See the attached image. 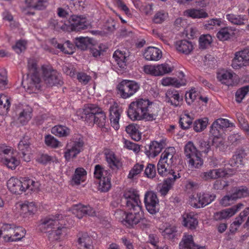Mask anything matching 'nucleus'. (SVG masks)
I'll return each instance as SVG.
<instances>
[{
  "instance_id": "4be33fe9",
  "label": "nucleus",
  "mask_w": 249,
  "mask_h": 249,
  "mask_svg": "<svg viewBox=\"0 0 249 249\" xmlns=\"http://www.w3.org/2000/svg\"><path fill=\"white\" fill-rule=\"evenodd\" d=\"M179 249H206L205 247L196 245L192 235L184 234L179 244Z\"/></svg>"
},
{
  "instance_id": "bf43d9fd",
  "label": "nucleus",
  "mask_w": 249,
  "mask_h": 249,
  "mask_svg": "<svg viewBox=\"0 0 249 249\" xmlns=\"http://www.w3.org/2000/svg\"><path fill=\"white\" fill-rule=\"evenodd\" d=\"M223 128L219 125H214V121L211 125L210 133L214 137L219 138L224 134Z\"/></svg>"
},
{
  "instance_id": "423d86ee",
  "label": "nucleus",
  "mask_w": 249,
  "mask_h": 249,
  "mask_svg": "<svg viewBox=\"0 0 249 249\" xmlns=\"http://www.w3.org/2000/svg\"><path fill=\"white\" fill-rule=\"evenodd\" d=\"M129 212L125 213L124 224L127 227H134L138 224L141 223L146 227L147 221L144 217L142 207H136L135 208L127 209Z\"/></svg>"
},
{
  "instance_id": "4c0bfd02",
  "label": "nucleus",
  "mask_w": 249,
  "mask_h": 249,
  "mask_svg": "<svg viewBox=\"0 0 249 249\" xmlns=\"http://www.w3.org/2000/svg\"><path fill=\"white\" fill-rule=\"evenodd\" d=\"M233 34V30L231 27L227 26L222 28L217 32V37L220 40H227L231 38Z\"/></svg>"
},
{
  "instance_id": "a18cd8bd",
  "label": "nucleus",
  "mask_w": 249,
  "mask_h": 249,
  "mask_svg": "<svg viewBox=\"0 0 249 249\" xmlns=\"http://www.w3.org/2000/svg\"><path fill=\"white\" fill-rule=\"evenodd\" d=\"M107 161L110 168L113 170L118 169L122 165L121 159L118 157H106Z\"/></svg>"
},
{
  "instance_id": "c03bdc74",
  "label": "nucleus",
  "mask_w": 249,
  "mask_h": 249,
  "mask_svg": "<svg viewBox=\"0 0 249 249\" xmlns=\"http://www.w3.org/2000/svg\"><path fill=\"white\" fill-rule=\"evenodd\" d=\"M74 43L78 48L82 50H85L91 43V39L88 37H77L75 38Z\"/></svg>"
},
{
  "instance_id": "c756f323",
  "label": "nucleus",
  "mask_w": 249,
  "mask_h": 249,
  "mask_svg": "<svg viewBox=\"0 0 249 249\" xmlns=\"http://www.w3.org/2000/svg\"><path fill=\"white\" fill-rule=\"evenodd\" d=\"M86 171L83 168H77L71 181L72 185H78L85 180Z\"/></svg>"
},
{
  "instance_id": "f3484780",
  "label": "nucleus",
  "mask_w": 249,
  "mask_h": 249,
  "mask_svg": "<svg viewBox=\"0 0 249 249\" xmlns=\"http://www.w3.org/2000/svg\"><path fill=\"white\" fill-rule=\"evenodd\" d=\"M165 101L174 107H181L183 102V96L180 95L179 91L174 89H168L165 94Z\"/></svg>"
},
{
  "instance_id": "3c124183",
  "label": "nucleus",
  "mask_w": 249,
  "mask_h": 249,
  "mask_svg": "<svg viewBox=\"0 0 249 249\" xmlns=\"http://www.w3.org/2000/svg\"><path fill=\"white\" fill-rule=\"evenodd\" d=\"M161 84L164 86H173L176 88H179L183 85L177 78L166 77L161 80Z\"/></svg>"
},
{
  "instance_id": "37998d69",
  "label": "nucleus",
  "mask_w": 249,
  "mask_h": 249,
  "mask_svg": "<svg viewBox=\"0 0 249 249\" xmlns=\"http://www.w3.org/2000/svg\"><path fill=\"white\" fill-rule=\"evenodd\" d=\"M185 15L194 18H205L207 17L208 14L203 10H197L195 9H188L185 12Z\"/></svg>"
},
{
  "instance_id": "de8ad7c7",
  "label": "nucleus",
  "mask_w": 249,
  "mask_h": 249,
  "mask_svg": "<svg viewBox=\"0 0 249 249\" xmlns=\"http://www.w3.org/2000/svg\"><path fill=\"white\" fill-rule=\"evenodd\" d=\"M235 200L249 196V191L246 187L241 186L237 188L232 194Z\"/></svg>"
},
{
  "instance_id": "4d7b16f0",
  "label": "nucleus",
  "mask_w": 249,
  "mask_h": 249,
  "mask_svg": "<svg viewBox=\"0 0 249 249\" xmlns=\"http://www.w3.org/2000/svg\"><path fill=\"white\" fill-rule=\"evenodd\" d=\"M107 49V48L105 45L100 44L98 46L90 48V52L93 57H97L103 54Z\"/></svg>"
},
{
  "instance_id": "7ed1b4c3",
  "label": "nucleus",
  "mask_w": 249,
  "mask_h": 249,
  "mask_svg": "<svg viewBox=\"0 0 249 249\" xmlns=\"http://www.w3.org/2000/svg\"><path fill=\"white\" fill-rule=\"evenodd\" d=\"M151 105L152 102L148 99H138L129 105L127 116L132 121H153L155 119L156 116L150 111Z\"/></svg>"
},
{
  "instance_id": "20e7f679",
  "label": "nucleus",
  "mask_w": 249,
  "mask_h": 249,
  "mask_svg": "<svg viewBox=\"0 0 249 249\" xmlns=\"http://www.w3.org/2000/svg\"><path fill=\"white\" fill-rule=\"evenodd\" d=\"M81 118L89 125L96 124L101 128H106L107 117L102 109L95 104H88L83 110Z\"/></svg>"
},
{
  "instance_id": "b1692460",
  "label": "nucleus",
  "mask_w": 249,
  "mask_h": 249,
  "mask_svg": "<svg viewBox=\"0 0 249 249\" xmlns=\"http://www.w3.org/2000/svg\"><path fill=\"white\" fill-rule=\"evenodd\" d=\"M172 176L164 179L160 189V192L162 196H165L172 188L175 180L180 178L179 173L176 174L172 172Z\"/></svg>"
},
{
  "instance_id": "9d476101",
  "label": "nucleus",
  "mask_w": 249,
  "mask_h": 249,
  "mask_svg": "<svg viewBox=\"0 0 249 249\" xmlns=\"http://www.w3.org/2000/svg\"><path fill=\"white\" fill-rule=\"evenodd\" d=\"M173 67L167 63H163L160 65H145L144 66L143 71L145 73L153 76H161L172 72Z\"/></svg>"
},
{
  "instance_id": "49530a36",
  "label": "nucleus",
  "mask_w": 249,
  "mask_h": 249,
  "mask_svg": "<svg viewBox=\"0 0 249 249\" xmlns=\"http://www.w3.org/2000/svg\"><path fill=\"white\" fill-rule=\"evenodd\" d=\"M185 156H198V150L191 141L188 142L184 146Z\"/></svg>"
},
{
  "instance_id": "f03ea898",
  "label": "nucleus",
  "mask_w": 249,
  "mask_h": 249,
  "mask_svg": "<svg viewBox=\"0 0 249 249\" xmlns=\"http://www.w3.org/2000/svg\"><path fill=\"white\" fill-rule=\"evenodd\" d=\"M63 223L61 214L49 215L41 220L39 229L42 232L49 233L48 238L50 241H56L66 232V228L63 226Z\"/></svg>"
},
{
  "instance_id": "6ab92c4d",
  "label": "nucleus",
  "mask_w": 249,
  "mask_h": 249,
  "mask_svg": "<svg viewBox=\"0 0 249 249\" xmlns=\"http://www.w3.org/2000/svg\"><path fill=\"white\" fill-rule=\"evenodd\" d=\"M236 75L231 71L221 70L217 73V78L222 84L228 86L234 85Z\"/></svg>"
},
{
  "instance_id": "412c9836",
  "label": "nucleus",
  "mask_w": 249,
  "mask_h": 249,
  "mask_svg": "<svg viewBox=\"0 0 249 249\" xmlns=\"http://www.w3.org/2000/svg\"><path fill=\"white\" fill-rule=\"evenodd\" d=\"M17 227L14 224H4L0 229V237L6 242H14L13 236Z\"/></svg>"
},
{
  "instance_id": "8fccbe9b",
  "label": "nucleus",
  "mask_w": 249,
  "mask_h": 249,
  "mask_svg": "<svg viewBox=\"0 0 249 249\" xmlns=\"http://www.w3.org/2000/svg\"><path fill=\"white\" fill-rule=\"evenodd\" d=\"M111 177L103 178L100 180L99 183V190L103 192H107L109 191L111 187Z\"/></svg>"
},
{
  "instance_id": "69168bd1",
  "label": "nucleus",
  "mask_w": 249,
  "mask_h": 249,
  "mask_svg": "<svg viewBox=\"0 0 249 249\" xmlns=\"http://www.w3.org/2000/svg\"><path fill=\"white\" fill-rule=\"evenodd\" d=\"M167 14L163 11H159L154 16L153 21L157 24H160L163 22L167 17Z\"/></svg>"
},
{
  "instance_id": "2eb2a0df",
  "label": "nucleus",
  "mask_w": 249,
  "mask_h": 249,
  "mask_svg": "<svg viewBox=\"0 0 249 249\" xmlns=\"http://www.w3.org/2000/svg\"><path fill=\"white\" fill-rule=\"evenodd\" d=\"M243 206L244 205L240 203L231 208L216 212L214 213L213 219L216 221L228 219L241 209Z\"/></svg>"
},
{
  "instance_id": "7c9ffc66",
  "label": "nucleus",
  "mask_w": 249,
  "mask_h": 249,
  "mask_svg": "<svg viewBox=\"0 0 249 249\" xmlns=\"http://www.w3.org/2000/svg\"><path fill=\"white\" fill-rule=\"evenodd\" d=\"M51 131L53 134L59 138L67 137L71 133V129L68 127L61 124L54 125Z\"/></svg>"
},
{
  "instance_id": "473e14b6",
  "label": "nucleus",
  "mask_w": 249,
  "mask_h": 249,
  "mask_svg": "<svg viewBox=\"0 0 249 249\" xmlns=\"http://www.w3.org/2000/svg\"><path fill=\"white\" fill-rule=\"evenodd\" d=\"M194 118L189 113L184 112L182 114L179 118V125L183 130H187L192 125Z\"/></svg>"
},
{
  "instance_id": "aec40b11",
  "label": "nucleus",
  "mask_w": 249,
  "mask_h": 249,
  "mask_svg": "<svg viewBox=\"0 0 249 249\" xmlns=\"http://www.w3.org/2000/svg\"><path fill=\"white\" fill-rule=\"evenodd\" d=\"M73 213L80 219L86 215L91 216L95 215V211L89 205H84L79 204L74 207Z\"/></svg>"
},
{
  "instance_id": "9b49d317",
  "label": "nucleus",
  "mask_w": 249,
  "mask_h": 249,
  "mask_svg": "<svg viewBox=\"0 0 249 249\" xmlns=\"http://www.w3.org/2000/svg\"><path fill=\"white\" fill-rule=\"evenodd\" d=\"M84 142L82 137L73 138L66 146L64 156H77L84 149Z\"/></svg>"
},
{
  "instance_id": "1a4fd4ad",
  "label": "nucleus",
  "mask_w": 249,
  "mask_h": 249,
  "mask_svg": "<svg viewBox=\"0 0 249 249\" xmlns=\"http://www.w3.org/2000/svg\"><path fill=\"white\" fill-rule=\"evenodd\" d=\"M144 202L147 211L155 214L160 210L159 200L157 194L153 191H147L144 195Z\"/></svg>"
},
{
  "instance_id": "f257e3e1",
  "label": "nucleus",
  "mask_w": 249,
  "mask_h": 249,
  "mask_svg": "<svg viewBox=\"0 0 249 249\" xmlns=\"http://www.w3.org/2000/svg\"><path fill=\"white\" fill-rule=\"evenodd\" d=\"M38 64V60L36 58H30L28 60L27 67L31 74V77L28 80L27 89L29 92H35L39 89L40 77L49 86H61L63 85L61 76L51 64H43L39 68Z\"/></svg>"
},
{
  "instance_id": "09e8293b",
  "label": "nucleus",
  "mask_w": 249,
  "mask_h": 249,
  "mask_svg": "<svg viewBox=\"0 0 249 249\" xmlns=\"http://www.w3.org/2000/svg\"><path fill=\"white\" fill-rule=\"evenodd\" d=\"M208 122V119L206 118L196 120L193 124L194 130L196 132L203 131L206 128Z\"/></svg>"
},
{
  "instance_id": "0e129e2a",
  "label": "nucleus",
  "mask_w": 249,
  "mask_h": 249,
  "mask_svg": "<svg viewBox=\"0 0 249 249\" xmlns=\"http://www.w3.org/2000/svg\"><path fill=\"white\" fill-rule=\"evenodd\" d=\"M177 232L176 228L174 226H170L165 229L162 232V235L165 238L173 239Z\"/></svg>"
},
{
  "instance_id": "0eeeda50",
  "label": "nucleus",
  "mask_w": 249,
  "mask_h": 249,
  "mask_svg": "<svg viewBox=\"0 0 249 249\" xmlns=\"http://www.w3.org/2000/svg\"><path fill=\"white\" fill-rule=\"evenodd\" d=\"M117 89L121 97L126 99L138 91L140 85L134 81L123 80L118 84Z\"/></svg>"
},
{
  "instance_id": "dca6fc26",
  "label": "nucleus",
  "mask_w": 249,
  "mask_h": 249,
  "mask_svg": "<svg viewBox=\"0 0 249 249\" xmlns=\"http://www.w3.org/2000/svg\"><path fill=\"white\" fill-rule=\"evenodd\" d=\"M109 110L111 125L115 130H117L120 128L119 120L123 112L122 109L116 103H114L110 107Z\"/></svg>"
},
{
  "instance_id": "39448f33",
  "label": "nucleus",
  "mask_w": 249,
  "mask_h": 249,
  "mask_svg": "<svg viewBox=\"0 0 249 249\" xmlns=\"http://www.w3.org/2000/svg\"><path fill=\"white\" fill-rule=\"evenodd\" d=\"M40 184L29 178H24L22 180L12 177L7 182L8 189L13 194H20L28 190L31 191H37Z\"/></svg>"
},
{
  "instance_id": "e2e57ef3",
  "label": "nucleus",
  "mask_w": 249,
  "mask_h": 249,
  "mask_svg": "<svg viewBox=\"0 0 249 249\" xmlns=\"http://www.w3.org/2000/svg\"><path fill=\"white\" fill-rule=\"evenodd\" d=\"M211 149V145L209 142L204 141H199V149H198V154H207Z\"/></svg>"
},
{
  "instance_id": "a19ab883",
  "label": "nucleus",
  "mask_w": 249,
  "mask_h": 249,
  "mask_svg": "<svg viewBox=\"0 0 249 249\" xmlns=\"http://www.w3.org/2000/svg\"><path fill=\"white\" fill-rule=\"evenodd\" d=\"M199 92L196 88H192L185 94V98L186 103L188 105H192L193 102L198 99Z\"/></svg>"
},
{
  "instance_id": "bb28decb",
  "label": "nucleus",
  "mask_w": 249,
  "mask_h": 249,
  "mask_svg": "<svg viewBox=\"0 0 249 249\" xmlns=\"http://www.w3.org/2000/svg\"><path fill=\"white\" fill-rule=\"evenodd\" d=\"M129 55L124 51L117 50L115 51L113 55L117 64L120 68L124 69L126 66L127 58Z\"/></svg>"
},
{
  "instance_id": "f704fd0d",
  "label": "nucleus",
  "mask_w": 249,
  "mask_h": 249,
  "mask_svg": "<svg viewBox=\"0 0 249 249\" xmlns=\"http://www.w3.org/2000/svg\"><path fill=\"white\" fill-rule=\"evenodd\" d=\"M1 161L8 168L15 169L20 163L17 157H0Z\"/></svg>"
},
{
  "instance_id": "5701e85b",
  "label": "nucleus",
  "mask_w": 249,
  "mask_h": 249,
  "mask_svg": "<svg viewBox=\"0 0 249 249\" xmlns=\"http://www.w3.org/2000/svg\"><path fill=\"white\" fill-rule=\"evenodd\" d=\"M183 225L190 230H195L198 225L197 216L194 212L186 213L182 216Z\"/></svg>"
},
{
  "instance_id": "864d4df0",
  "label": "nucleus",
  "mask_w": 249,
  "mask_h": 249,
  "mask_svg": "<svg viewBox=\"0 0 249 249\" xmlns=\"http://www.w3.org/2000/svg\"><path fill=\"white\" fill-rule=\"evenodd\" d=\"M143 167V164L139 163L135 164L129 171L127 178L131 179L136 178L137 176L141 173Z\"/></svg>"
},
{
  "instance_id": "c9c22d12",
  "label": "nucleus",
  "mask_w": 249,
  "mask_h": 249,
  "mask_svg": "<svg viewBox=\"0 0 249 249\" xmlns=\"http://www.w3.org/2000/svg\"><path fill=\"white\" fill-rule=\"evenodd\" d=\"M25 3L30 8L41 10L47 7L48 0H25Z\"/></svg>"
},
{
  "instance_id": "f8f14e48",
  "label": "nucleus",
  "mask_w": 249,
  "mask_h": 249,
  "mask_svg": "<svg viewBox=\"0 0 249 249\" xmlns=\"http://www.w3.org/2000/svg\"><path fill=\"white\" fill-rule=\"evenodd\" d=\"M33 109L28 105H19L16 108L17 121L22 125H25L31 120Z\"/></svg>"
},
{
  "instance_id": "72a5a7b5",
  "label": "nucleus",
  "mask_w": 249,
  "mask_h": 249,
  "mask_svg": "<svg viewBox=\"0 0 249 249\" xmlns=\"http://www.w3.org/2000/svg\"><path fill=\"white\" fill-rule=\"evenodd\" d=\"M11 106L10 98L4 94H0V114L4 115L8 113Z\"/></svg>"
},
{
  "instance_id": "cd10ccee",
  "label": "nucleus",
  "mask_w": 249,
  "mask_h": 249,
  "mask_svg": "<svg viewBox=\"0 0 249 249\" xmlns=\"http://www.w3.org/2000/svg\"><path fill=\"white\" fill-rule=\"evenodd\" d=\"M78 243L86 249H94L93 241L94 239L89 236L87 233H79L78 234Z\"/></svg>"
},
{
  "instance_id": "680f3d73",
  "label": "nucleus",
  "mask_w": 249,
  "mask_h": 249,
  "mask_svg": "<svg viewBox=\"0 0 249 249\" xmlns=\"http://www.w3.org/2000/svg\"><path fill=\"white\" fill-rule=\"evenodd\" d=\"M189 163L191 168H198L201 167L203 164V160L200 157H188Z\"/></svg>"
},
{
  "instance_id": "e433bc0d",
  "label": "nucleus",
  "mask_w": 249,
  "mask_h": 249,
  "mask_svg": "<svg viewBox=\"0 0 249 249\" xmlns=\"http://www.w3.org/2000/svg\"><path fill=\"white\" fill-rule=\"evenodd\" d=\"M138 128V125L134 124H129L125 128L126 133L135 141H138L141 139V134Z\"/></svg>"
},
{
  "instance_id": "4468645a",
  "label": "nucleus",
  "mask_w": 249,
  "mask_h": 249,
  "mask_svg": "<svg viewBox=\"0 0 249 249\" xmlns=\"http://www.w3.org/2000/svg\"><path fill=\"white\" fill-rule=\"evenodd\" d=\"M127 209L142 207L139 195L137 191L129 190L125 191L123 195Z\"/></svg>"
},
{
  "instance_id": "c85d7f7f",
  "label": "nucleus",
  "mask_w": 249,
  "mask_h": 249,
  "mask_svg": "<svg viewBox=\"0 0 249 249\" xmlns=\"http://www.w3.org/2000/svg\"><path fill=\"white\" fill-rule=\"evenodd\" d=\"M226 18L231 24L239 26L244 25L248 20L246 15L231 13L226 14Z\"/></svg>"
},
{
  "instance_id": "ddd939ff",
  "label": "nucleus",
  "mask_w": 249,
  "mask_h": 249,
  "mask_svg": "<svg viewBox=\"0 0 249 249\" xmlns=\"http://www.w3.org/2000/svg\"><path fill=\"white\" fill-rule=\"evenodd\" d=\"M249 62V47L235 53L231 66L234 69H239Z\"/></svg>"
},
{
  "instance_id": "603ef678",
  "label": "nucleus",
  "mask_w": 249,
  "mask_h": 249,
  "mask_svg": "<svg viewBox=\"0 0 249 249\" xmlns=\"http://www.w3.org/2000/svg\"><path fill=\"white\" fill-rule=\"evenodd\" d=\"M249 92V85L239 89L235 93L236 101L238 103H241Z\"/></svg>"
},
{
  "instance_id": "5fc2aeb1",
  "label": "nucleus",
  "mask_w": 249,
  "mask_h": 249,
  "mask_svg": "<svg viewBox=\"0 0 249 249\" xmlns=\"http://www.w3.org/2000/svg\"><path fill=\"white\" fill-rule=\"evenodd\" d=\"M45 143L48 146L52 148H57L61 145V142L50 134L45 136Z\"/></svg>"
},
{
  "instance_id": "a878e982",
  "label": "nucleus",
  "mask_w": 249,
  "mask_h": 249,
  "mask_svg": "<svg viewBox=\"0 0 249 249\" xmlns=\"http://www.w3.org/2000/svg\"><path fill=\"white\" fill-rule=\"evenodd\" d=\"M162 145L156 141L151 142L144 146V153L146 156H158L162 149Z\"/></svg>"
},
{
  "instance_id": "393cba45",
  "label": "nucleus",
  "mask_w": 249,
  "mask_h": 249,
  "mask_svg": "<svg viewBox=\"0 0 249 249\" xmlns=\"http://www.w3.org/2000/svg\"><path fill=\"white\" fill-rule=\"evenodd\" d=\"M143 56L149 61H158L162 56L161 51L157 47H149L144 51Z\"/></svg>"
},
{
  "instance_id": "052dcab7",
  "label": "nucleus",
  "mask_w": 249,
  "mask_h": 249,
  "mask_svg": "<svg viewBox=\"0 0 249 249\" xmlns=\"http://www.w3.org/2000/svg\"><path fill=\"white\" fill-rule=\"evenodd\" d=\"M30 142L29 140L23 139L21 140L18 144V148L20 150L23 156H26L27 154V152L30 150Z\"/></svg>"
},
{
  "instance_id": "79ce46f5",
  "label": "nucleus",
  "mask_w": 249,
  "mask_h": 249,
  "mask_svg": "<svg viewBox=\"0 0 249 249\" xmlns=\"http://www.w3.org/2000/svg\"><path fill=\"white\" fill-rule=\"evenodd\" d=\"M94 176L96 178L101 180L103 178H107L111 175L109 170H105L101 165L97 164L94 167Z\"/></svg>"
},
{
  "instance_id": "2f4dec72",
  "label": "nucleus",
  "mask_w": 249,
  "mask_h": 249,
  "mask_svg": "<svg viewBox=\"0 0 249 249\" xmlns=\"http://www.w3.org/2000/svg\"><path fill=\"white\" fill-rule=\"evenodd\" d=\"M176 46L178 51L185 54H189L193 49L192 43L187 40H181L177 42Z\"/></svg>"
},
{
  "instance_id": "6e6552de",
  "label": "nucleus",
  "mask_w": 249,
  "mask_h": 249,
  "mask_svg": "<svg viewBox=\"0 0 249 249\" xmlns=\"http://www.w3.org/2000/svg\"><path fill=\"white\" fill-rule=\"evenodd\" d=\"M69 27L71 31L81 32L87 30L89 26L86 17L83 15H73L68 20Z\"/></svg>"
},
{
  "instance_id": "13d9d810",
  "label": "nucleus",
  "mask_w": 249,
  "mask_h": 249,
  "mask_svg": "<svg viewBox=\"0 0 249 249\" xmlns=\"http://www.w3.org/2000/svg\"><path fill=\"white\" fill-rule=\"evenodd\" d=\"M214 125H219L223 128L224 132L225 129L234 126L233 123L231 122L228 119L219 118L214 121Z\"/></svg>"
},
{
  "instance_id": "58836bf2",
  "label": "nucleus",
  "mask_w": 249,
  "mask_h": 249,
  "mask_svg": "<svg viewBox=\"0 0 249 249\" xmlns=\"http://www.w3.org/2000/svg\"><path fill=\"white\" fill-rule=\"evenodd\" d=\"M199 195V204H200L201 208H203L206 205L213 201L215 195L214 194H209L208 193H198Z\"/></svg>"
},
{
  "instance_id": "a211bd4d",
  "label": "nucleus",
  "mask_w": 249,
  "mask_h": 249,
  "mask_svg": "<svg viewBox=\"0 0 249 249\" xmlns=\"http://www.w3.org/2000/svg\"><path fill=\"white\" fill-rule=\"evenodd\" d=\"M168 157H160V159L157 165V170L159 174L161 176H166L168 174L172 176V170H170V166L173 162V157H171L168 160Z\"/></svg>"
},
{
  "instance_id": "338daca9",
  "label": "nucleus",
  "mask_w": 249,
  "mask_h": 249,
  "mask_svg": "<svg viewBox=\"0 0 249 249\" xmlns=\"http://www.w3.org/2000/svg\"><path fill=\"white\" fill-rule=\"evenodd\" d=\"M124 147L129 150H133L136 153H137L140 150V147L138 144L129 141L124 140Z\"/></svg>"
},
{
  "instance_id": "6e6d98bb",
  "label": "nucleus",
  "mask_w": 249,
  "mask_h": 249,
  "mask_svg": "<svg viewBox=\"0 0 249 249\" xmlns=\"http://www.w3.org/2000/svg\"><path fill=\"white\" fill-rule=\"evenodd\" d=\"M212 42V36L210 35L201 36L199 39V47L205 49L209 46Z\"/></svg>"
},
{
  "instance_id": "ea45409f",
  "label": "nucleus",
  "mask_w": 249,
  "mask_h": 249,
  "mask_svg": "<svg viewBox=\"0 0 249 249\" xmlns=\"http://www.w3.org/2000/svg\"><path fill=\"white\" fill-rule=\"evenodd\" d=\"M54 46L66 54H72L75 49L74 45L69 40L66 41L64 44L56 43Z\"/></svg>"
},
{
  "instance_id": "774afa93",
  "label": "nucleus",
  "mask_w": 249,
  "mask_h": 249,
  "mask_svg": "<svg viewBox=\"0 0 249 249\" xmlns=\"http://www.w3.org/2000/svg\"><path fill=\"white\" fill-rule=\"evenodd\" d=\"M78 81L83 85H87L90 80V76L85 72H78L76 75Z\"/></svg>"
}]
</instances>
